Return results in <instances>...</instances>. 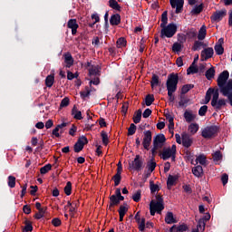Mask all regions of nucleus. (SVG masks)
<instances>
[{
    "mask_svg": "<svg viewBox=\"0 0 232 232\" xmlns=\"http://www.w3.org/2000/svg\"><path fill=\"white\" fill-rule=\"evenodd\" d=\"M85 144H88V139L85 136H82L81 138H79L78 141L74 145L75 153L82 151Z\"/></svg>",
    "mask_w": 232,
    "mask_h": 232,
    "instance_id": "obj_12",
    "label": "nucleus"
},
{
    "mask_svg": "<svg viewBox=\"0 0 232 232\" xmlns=\"http://www.w3.org/2000/svg\"><path fill=\"white\" fill-rule=\"evenodd\" d=\"M219 95L218 92H216L211 100V106L216 110V111H220V110H222V108L227 104L226 99H218Z\"/></svg>",
    "mask_w": 232,
    "mask_h": 232,
    "instance_id": "obj_4",
    "label": "nucleus"
},
{
    "mask_svg": "<svg viewBox=\"0 0 232 232\" xmlns=\"http://www.w3.org/2000/svg\"><path fill=\"white\" fill-rule=\"evenodd\" d=\"M176 229L179 231V232H184V231H188V225L186 224H181L178 227H176Z\"/></svg>",
    "mask_w": 232,
    "mask_h": 232,
    "instance_id": "obj_64",
    "label": "nucleus"
},
{
    "mask_svg": "<svg viewBox=\"0 0 232 232\" xmlns=\"http://www.w3.org/2000/svg\"><path fill=\"white\" fill-rule=\"evenodd\" d=\"M150 188L151 193H156V191H159L160 188H159V185L154 184L153 181L150 182Z\"/></svg>",
    "mask_w": 232,
    "mask_h": 232,
    "instance_id": "obj_59",
    "label": "nucleus"
},
{
    "mask_svg": "<svg viewBox=\"0 0 232 232\" xmlns=\"http://www.w3.org/2000/svg\"><path fill=\"white\" fill-rule=\"evenodd\" d=\"M199 126L198 123H191L188 126V131L189 133H191V135H195V133H197V131H198Z\"/></svg>",
    "mask_w": 232,
    "mask_h": 232,
    "instance_id": "obj_38",
    "label": "nucleus"
},
{
    "mask_svg": "<svg viewBox=\"0 0 232 232\" xmlns=\"http://www.w3.org/2000/svg\"><path fill=\"white\" fill-rule=\"evenodd\" d=\"M206 113H208V105H203L198 111V115H200V117H204Z\"/></svg>",
    "mask_w": 232,
    "mask_h": 232,
    "instance_id": "obj_60",
    "label": "nucleus"
},
{
    "mask_svg": "<svg viewBox=\"0 0 232 232\" xmlns=\"http://www.w3.org/2000/svg\"><path fill=\"white\" fill-rule=\"evenodd\" d=\"M178 179H179V178L177 176L169 175V178L167 180L168 189H171V187L175 186Z\"/></svg>",
    "mask_w": 232,
    "mask_h": 232,
    "instance_id": "obj_28",
    "label": "nucleus"
},
{
    "mask_svg": "<svg viewBox=\"0 0 232 232\" xmlns=\"http://www.w3.org/2000/svg\"><path fill=\"white\" fill-rule=\"evenodd\" d=\"M218 92V90H215L213 88H209L207 91L206 96H205V104H208L209 102V101H211V95H212V99L215 96V92Z\"/></svg>",
    "mask_w": 232,
    "mask_h": 232,
    "instance_id": "obj_25",
    "label": "nucleus"
},
{
    "mask_svg": "<svg viewBox=\"0 0 232 232\" xmlns=\"http://www.w3.org/2000/svg\"><path fill=\"white\" fill-rule=\"evenodd\" d=\"M170 5L172 8H176V14H181L182 8H184V0H170Z\"/></svg>",
    "mask_w": 232,
    "mask_h": 232,
    "instance_id": "obj_14",
    "label": "nucleus"
},
{
    "mask_svg": "<svg viewBox=\"0 0 232 232\" xmlns=\"http://www.w3.org/2000/svg\"><path fill=\"white\" fill-rule=\"evenodd\" d=\"M179 84V74L178 73H170L168 76L166 86L167 92H169V95L175 93L177 92V86Z\"/></svg>",
    "mask_w": 232,
    "mask_h": 232,
    "instance_id": "obj_2",
    "label": "nucleus"
},
{
    "mask_svg": "<svg viewBox=\"0 0 232 232\" xmlns=\"http://www.w3.org/2000/svg\"><path fill=\"white\" fill-rule=\"evenodd\" d=\"M140 119H142V111L138 110L133 116L134 124H139V122H140Z\"/></svg>",
    "mask_w": 232,
    "mask_h": 232,
    "instance_id": "obj_36",
    "label": "nucleus"
},
{
    "mask_svg": "<svg viewBox=\"0 0 232 232\" xmlns=\"http://www.w3.org/2000/svg\"><path fill=\"white\" fill-rule=\"evenodd\" d=\"M116 44H117V48H124V46H126V39L124 38L118 39V41L116 42Z\"/></svg>",
    "mask_w": 232,
    "mask_h": 232,
    "instance_id": "obj_58",
    "label": "nucleus"
},
{
    "mask_svg": "<svg viewBox=\"0 0 232 232\" xmlns=\"http://www.w3.org/2000/svg\"><path fill=\"white\" fill-rule=\"evenodd\" d=\"M44 213H46V208H43L42 209L38 210V212L34 215V218H36V220H40V218L44 217Z\"/></svg>",
    "mask_w": 232,
    "mask_h": 232,
    "instance_id": "obj_48",
    "label": "nucleus"
},
{
    "mask_svg": "<svg viewBox=\"0 0 232 232\" xmlns=\"http://www.w3.org/2000/svg\"><path fill=\"white\" fill-rule=\"evenodd\" d=\"M229 79V72L224 71L218 77V86L220 87V92H222V88H226V82Z\"/></svg>",
    "mask_w": 232,
    "mask_h": 232,
    "instance_id": "obj_10",
    "label": "nucleus"
},
{
    "mask_svg": "<svg viewBox=\"0 0 232 232\" xmlns=\"http://www.w3.org/2000/svg\"><path fill=\"white\" fill-rule=\"evenodd\" d=\"M165 222L166 224H177V218L172 212H168L165 216Z\"/></svg>",
    "mask_w": 232,
    "mask_h": 232,
    "instance_id": "obj_27",
    "label": "nucleus"
},
{
    "mask_svg": "<svg viewBox=\"0 0 232 232\" xmlns=\"http://www.w3.org/2000/svg\"><path fill=\"white\" fill-rule=\"evenodd\" d=\"M175 155H177V145H172L171 148H164L160 159L163 160H168V159H172L175 160Z\"/></svg>",
    "mask_w": 232,
    "mask_h": 232,
    "instance_id": "obj_5",
    "label": "nucleus"
},
{
    "mask_svg": "<svg viewBox=\"0 0 232 232\" xmlns=\"http://www.w3.org/2000/svg\"><path fill=\"white\" fill-rule=\"evenodd\" d=\"M188 75H191V73H198V68L193 63L187 70Z\"/></svg>",
    "mask_w": 232,
    "mask_h": 232,
    "instance_id": "obj_41",
    "label": "nucleus"
},
{
    "mask_svg": "<svg viewBox=\"0 0 232 232\" xmlns=\"http://www.w3.org/2000/svg\"><path fill=\"white\" fill-rule=\"evenodd\" d=\"M175 34H177V25L175 24H169L161 27L160 37L162 39L164 37L171 38Z\"/></svg>",
    "mask_w": 232,
    "mask_h": 232,
    "instance_id": "obj_3",
    "label": "nucleus"
},
{
    "mask_svg": "<svg viewBox=\"0 0 232 232\" xmlns=\"http://www.w3.org/2000/svg\"><path fill=\"white\" fill-rule=\"evenodd\" d=\"M160 81H159V76L157 74H152V78L150 81V86L153 90V88H155V86H159L160 84Z\"/></svg>",
    "mask_w": 232,
    "mask_h": 232,
    "instance_id": "obj_39",
    "label": "nucleus"
},
{
    "mask_svg": "<svg viewBox=\"0 0 232 232\" xmlns=\"http://www.w3.org/2000/svg\"><path fill=\"white\" fill-rule=\"evenodd\" d=\"M8 186L9 188H15V177L14 176L8 177Z\"/></svg>",
    "mask_w": 232,
    "mask_h": 232,
    "instance_id": "obj_61",
    "label": "nucleus"
},
{
    "mask_svg": "<svg viewBox=\"0 0 232 232\" xmlns=\"http://www.w3.org/2000/svg\"><path fill=\"white\" fill-rule=\"evenodd\" d=\"M68 126L67 122H63L61 124H58L53 130L52 134L56 137V139H59L63 133H64L66 127Z\"/></svg>",
    "mask_w": 232,
    "mask_h": 232,
    "instance_id": "obj_11",
    "label": "nucleus"
},
{
    "mask_svg": "<svg viewBox=\"0 0 232 232\" xmlns=\"http://www.w3.org/2000/svg\"><path fill=\"white\" fill-rule=\"evenodd\" d=\"M181 139H182V145L185 148H189L191 146V144H193V140H191L189 135H188V133H182Z\"/></svg>",
    "mask_w": 232,
    "mask_h": 232,
    "instance_id": "obj_22",
    "label": "nucleus"
},
{
    "mask_svg": "<svg viewBox=\"0 0 232 232\" xmlns=\"http://www.w3.org/2000/svg\"><path fill=\"white\" fill-rule=\"evenodd\" d=\"M87 66L89 68L90 77H92V75H101V67H99V65H92V63L88 62Z\"/></svg>",
    "mask_w": 232,
    "mask_h": 232,
    "instance_id": "obj_18",
    "label": "nucleus"
},
{
    "mask_svg": "<svg viewBox=\"0 0 232 232\" xmlns=\"http://www.w3.org/2000/svg\"><path fill=\"white\" fill-rule=\"evenodd\" d=\"M101 135H102V144H104V146H108V144L110 143V139L108 138V133L106 131H102Z\"/></svg>",
    "mask_w": 232,
    "mask_h": 232,
    "instance_id": "obj_46",
    "label": "nucleus"
},
{
    "mask_svg": "<svg viewBox=\"0 0 232 232\" xmlns=\"http://www.w3.org/2000/svg\"><path fill=\"white\" fill-rule=\"evenodd\" d=\"M217 133H218V128H217V126H209L202 130L201 135L204 139H211V137H215Z\"/></svg>",
    "mask_w": 232,
    "mask_h": 232,
    "instance_id": "obj_8",
    "label": "nucleus"
},
{
    "mask_svg": "<svg viewBox=\"0 0 232 232\" xmlns=\"http://www.w3.org/2000/svg\"><path fill=\"white\" fill-rule=\"evenodd\" d=\"M54 82H55V75L54 74H50L46 77L45 85L47 86V88H52V86H53Z\"/></svg>",
    "mask_w": 232,
    "mask_h": 232,
    "instance_id": "obj_31",
    "label": "nucleus"
},
{
    "mask_svg": "<svg viewBox=\"0 0 232 232\" xmlns=\"http://www.w3.org/2000/svg\"><path fill=\"white\" fill-rule=\"evenodd\" d=\"M110 24L112 26H117V25L121 24V14H116L111 15Z\"/></svg>",
    "mask_w": 232,
    "mask_h": 232,
    "instance_id": "obj_29",
    "label": "nucleus"
},
{
    "mask_svg": "<svg viewBox=\"0 0 232 232\" xmlns=\"http://www.w3.org/2000/svg\"><path fill=\"white\" fill-rule=\"evenodd\" d=\"M64 193L67 195V197L72 195V182H67L66 186L64 187Z\"/></svg>",
    "mask_w": 232,
    "mask_h": 232,
    "instance_id": "obj_53",
    "label": "nucleus"
},
{
    "mask_svg": "<svg viewBox=\"0 0 232 232\" xmlns=\"http://www.w3.org/2000/svg\"><path fill=\"white\" fill-rule=\"evenodd\" d=\"M196 161L198 163V164H201V166H204L207 162V159H206V156L205 155H199L197 157L196 159Z\"/></svg>",
    "mask_w": 232,
    "mask_h": 232,
    "instance_id": "obj_54",
    "label": "nucleus"
},
{
    "mask_svg": "<svg viewBox=\"0 0 232 232\" xmlns=\"http://www.w3.org/2000/svg\"><path fill=\"white\" fill-rule=\"evenodd\" d=\"M68 106H70V98L65 97L62 100L60 103V108H66Z\"/></svg>",
    "mask_w": 232,
    "mask_h": 232,
    "instance_id": "obj_57",
    "label": "nucleus"
},
{
    "mask_svg": "<svg viewBox=\"0 0 232 232\" xmlns=\"http://www.w3.org/2000/svg\"><path fill=\"white\" fill-rule=\"evenodd\" d=\"M155 102V96L153 94H149L145 98V104L146 106H151Z\"/></svg>",
    "mask_w": 232,
    "mask_h": 232,
    "instance_id": "obj_40",
    "label": "nucleus"
},
{
    "mask_svg": "<svg viewBox=\"0 0 232 232\" xmlns=\"http://www.w3.org/2000/svg\"><path fill=\"white\" fill-rule=\"evenodd\" d=\"M164 142H166V136H164V134L157 135L153 140V149L151 150V152L156 153L157 150H160V148L164 146Z\"/></svg>",
    "mask_w": 232,
    "mask_h": 232,
    "instance_id": "obj_6",
    "label": "nucleus"
},
{
    "mask_svg": "<svg viewBox=\"0 0 232 232\" xmlns=\"http://www.w3.org/2000/svg\"><path fill=\"white\" fill-rule=\"evenodd\" d=\"M118 212L120 216V222H122V220H124L125 215L128 213V207L121 206Z\"/></svg>",
    "mask_w": 232,
    "mask_h": 232,
    "instance_id": "obj_32",
    "label": "nucleus"
},
{
    "mask_svg": "<svg viewBox=\"0 0 232 232\" xmlns=\"http://www.w3.org/2000/svg\"><path fill=\"white\" fill-rule=\"evenodd\" d=\"M197 228L200 231L203 232L206 229V221L204 219H199Z\"/></svg>",
    "mask_w": 232,
    "mask_h": 232,
    "instance_id": "obj_51",
    "label": "nucleus"
},
{
    "mask_svg": "<svg viewBox=\"0 0 232 232\" xmlns=\"http://www.w3.org/2000/svg\"><path fill=\"white\" fill-rule=\"evenodd\" d=\"M130 168L136 171H140V169H142V160H140V156L137 155L135 157L134 160L130 164Z\"/></svg>",
    "mask_w": 232,
    "mask_h": 232,
    "instance_id": "obj_17",
    "label": "nucleus"
},
{
    "mask_svg": "<svg viewBox=\"0 0 232 232\" xmlns=\"http://www.w3.org/2000/svg\"><path fill=\"white\" fill-rule=\"evenodd\" d=\"M168 24V11H164L161 14L160 27H164Z\"/></svg>",
    "mask_w": 232,
    "mask_h": 232,
    "instance_id": "obj_43",
    "label": "nucleus"
},
{
    "mask_svg": "<svg viewBox=\"0 0 232 232\" xmlns=\"http://www.w3.org/2000/svg\"><path fill=\"white\" fill-rule=\"evenodd\" d=\"M221 93L224 97H227L230 106H232V80H228L226 86L221 89Z\"/></svg>",
    "mask_w": 232,
    "mask_h": 232,
    "instance_id": "obj_9",
    "label": "nucleus"
},
{
    "mask_svg": "<svg viewBox=\"0 0 232 232\" xmlns=\"http://www.w3.org/2000/svg\"><path fill=\"white\" fill-rule=\"evenodd\" d=\"M187 36L188 39H195L197 37V31L196 30H190L187 33Z\"/></svg>",
    "mask_w": 232,
    "mask_h": 232,
    "instance_id": "obj_63",
    "label": "nucleus"
},
{
    "mask_svg": "<svg viewBox=\"0 0 232 232\" xmlns=\"http://www.w3.org/2000/svg\"><path fill=\"white\" fill-rule=\"evenodd\" d=\"M224 38H219L216 45L214 46V50L217 55H222L224 53Z\"/></svg>",
    "mask_w": 232,
    "mask_h": 232,
    "instance_id": "obj_19",
    "label": "nucleus"
},
{
    "mask_svg": "<svg viewBox=\"0 0 232 232\" xmlns=\"http://www.w3.org/2000/svg\"><path fill=\"white\" fill-rule=\"evenodd\" d=\"M143 148L145 150H150V146H151V131L150 130H145L143 132Z\"/></svg>",
    "mask_w": 232,
    "mask_h": 232,
    "instance_id": "obj_13",
    "label": "nucleus"
},
{
    "mask_svg": "<svg viewBox=\"0 0 232 232\" xmlns=\"http://www.w3.org/2000/svg\"><path fill=\"white\" fill-rule=\"evenodd\" d=\"M202 46H204L203 42L196 41L194 43V45L192 46V50H193V52H197V51L200 50V48H202Z\"/></svg>",
    "mask_w": 232,
    "mask_h": 232,
    "instance_id": "obj_52",
    "label": "nucleus"
},
{
    "mask_svg": "<svg viewBox=\"0 0 232 232\" xmlns=\"http://www.w3.org/2000/svg\"><path fill=\"white\" fill-rule=\"evenodd\" d=\"M206 34H207L206 25H202L198 34V41H204V39H206Z\"/></svg>",
    "mask_w": 232,
    "mask_h": 232,
    "instance_id": "obj_33",
    "label": "nucleus"
},
{
    "mask_svg": "<svg viewBox=\"0 0 232 232\" xmlns=\"http://www.w3.org/2000/svg\"><path fill=\"white\" fill-rule=\"evenodd\" d=\"M192 173L195 177L200 178L204 173V169H202V166L198 165L192 169Z\"/></svg>",
    "mask_w": 232,
    "mask_h": 232,
    "instance_id": "obj_30",
    "label": "nucleus"
},
{
    "mask_svg": "<svg viewBox=\"0 0 232 232\" xmlns=\"http://www.w3.org/2000/svg\"><path fill=\"white\" fill-rule=\"evenodd\" d=\"M226 17V11H217L210 17L211 21L218 23V21H222V18Z\"/></svg>",
    "mask_w": 232,
    "mask_h": 232,
    "instance_id": "obj_20",
    "label": "nucleus"
},
{
    "mask_svg": "<svg viewBox=\"0 0 232 232\" xmlns=\"http://www.w3.org/2000/svg\"><path fill=\"white\" fill-rule=\"evenodd\" d=\"M67 28L72 30V35H76L77 30L79 29V24H77V20L70 19L67 23Z\"/></svg>",
    "mask_w": 232,
    "mask_h": 232,
    "instance_id": "obj_16",
    "label": "nucleus"
},
{
    "mask_svg": "<svg viewBox=\"0 0 232 232\" xmlns=\"http://www.w3.org/2000/svg\"><path fill=\"white\" fill-rule=\"evenodd\" d=\"M155 168H157V162H155L153 160H151L148 164H147V169L150 173H153L155 171Z\"/></svg>",
    "mask_w": 232,
    "mask_h": 232,
    "instance_id": "obj_42",
    "label": "nucleus"
},
{
    "mask_svg": "<svg viewBox=\"0 0 232 232\" xmlns=\"http://www.w3.org/2000/svg\"><path fill=\"white\" fill-rule=\"evenodd\" d=\"M71 115L75 119L76 121H82V112L79 111L77 108V105H73L72 109Z\"/></svg>",
    "mask_w": 232,
    "mask_h": 232,
    "instance_id": "obj_21",
    "label": "nucleus"
},
{
    "mask_svg": "<svg viewBox=\"0 0 232 232\" xmlns=\"http://www.w3.org/2000/svg\"><path fill=\"white\" fill-rule=\"evenodd\" d=\"M139 226L140 231H144L146 229V219L144 218H141L139 222H137Z\"/></svg>",
    "mask_w": 232,
    "mask_h": 232,
    "instance_id": "obj_56",
    "label": "nucleus"
},
{
    "mask_svg": "<svg viewBox=\"0 0 232 232\" xmlns=\"http://www.w3.org/2000/svg\"><path fill=\"white\" fill-rule=\"evenodd\" d=\"M24 231L25 232H32L34 231V227L32 226V221L30 220H25L24 221Z\"/></svg>",
    "mask_w": 232,
    "mask_h": 232,
    "instance_id": "obj_45",
    "label": "nucleus"
},
{
    "mask_svg": "<svg viewBox=\"0 0 232 232\" xmlns=\"http://www.w3.org/2000/svg\"><path fill=\"white\" fill-rule=\"evenodd\" d=\"M193 88H195V85L193 84H185L181 88V93L186 94L189 90H193Z\"/></svg>",
    "mask_w": 232,
    "mask_h": 232,
    "instance_id": "obj_49",
    "label": "nucleus"
},
{
    "mask_svg": "<svg viewBox=\"0 0 232 232\" xmlns=\"http://www.w3.org/2000/svg\"><path fill=\"white\" fill-rule=\"evenodd\" d=\"M121 171L118 170L117 173L113 176L114 186H119L121 184Z\"/></svg>",
    "mask_w": 232,
    "mask_h": 232,
    "instance_id": "obj_50",
    "label": "nucleus"
},
{
    "mask_svg": "<svg viewBox=\"0 0 232 232\" xmlns=\"http://www.w3.org/2000/svg\"><path fill=\"white\" fill-rule=\"evenodd\" d=\"M165 117H166L167 121H169V132H170V133H173V130H174V128H175V122L173 121H174V118H173V116H171V114H169V113L165 114Z\"/></svg>",
    "mask_w": 232,
    "mask_h": 232,
    "instance_id": "obj_26",
    "label": "nucleus"
},
{
    "mask_svg": "<svg viewBox=\"0 0 232 232\" xmlns=\"http://www.w3.org/2000/svg\"><path fill=\"white\" fill-rule=\"evenodd\" d=\"M182 44L179 43H174L172 45V52H181Z\"/></svg>",
    "mask_w": 232,
    "mask_h": 232,
    "instance_id": "obj_62",
    "label": "nucleus"
},
{
    "mask_svg": "<svg viewBox=\"0 0 232 232\" xmlns=\"http://www.w3.org/2000/svg\"><path fill=\"white\" fill-rule=\"evenodd\" d=\"M51 170H52V164H46L40 169V173L42 175H46V173H48V171H51Z\"/></svg>",
    "mask_w": 232,
    "mask_h": 232,
    "instance_id": "obj_47",
    "label": "nucleus"
},
{
    "mask_svg": "<svg viewBox=\"0 0 232 232\" xmlns=\"http://www.w3.org/2000/svg\"><path fill=\"white\" fill-rule=\"evenodd\" d=\"M135 131H137V126L134 123H131L128 129V135H135Z\"/></svg>",
    "mask_w": 232,
    "mask_h": 232,
    "instance_id": "obj_55",
    "label": "nucleus"
},
{
    "mask_svg": "<svg viewBox=\"0 0 232 232\" xmlns=\"http://www.w3.org/2000/svg\"><path fill=\"white\" fill-rule=\"evenodd\" d=\"M203 10H204V4H201L199 5H196L191 10V14H192V15H198V14H201Z\"/></svg>",
    "mask_w": 232,
    "mask_h": 232,
    "instance_id": "obj_35",
    "label": "nucleus"
},
{
    "mask_svg": "<svg viewBox=\"0 0 232 232\" xmlns=\"http://www.w3.org/2000/svg\"><path fill=\"white\" fill-rule=\"evenodd\" d=\"M150 215L151 217H155L156 213H162L164 210V199L162 196H156V200H151L150 204Z\"/></svg>",
    "mask_w": 232,
    "mask_h": 232,
    "instance_id": "obj_1",
    "label": "nucleus"
},
{
    "mask_svg": "<svg viewBox=\"0 0 232 232\" xmlns=\"http://www.w3.org/2000/svg\"><path fill=\"white\" fill-rule=\"evenodd\" d=\"M183 117L186 122H193L197 119V114L193 113L192 111H185Z\"/></svg>",
    "mask_w": 232,
    "mask_h": 232,
    "instance_id": "obj_23",
    "label": "nucleus"
},
{
    "mask_svg": "<svg viewBox=\"0 0 232 232\" xmlns=\"http://www.w3.org/2000/svg\"><path fill=\"white\" fill-rule=\"evenodd\" d=\"M212 159L214 162H220L222 160V152L220 150L216 151L212 154Z\"/></svg>",
    "mask_w": 232,
    "mask_h": 232,
    "instance_id": "obj_44",
    "label": "nucleus"
},
{
    "mask_svg": "<svg viewBox=\"0 0 232 232\" xmlns=\"http://www.w3.org/2000/svg\"><path fill=\"white\" fill-rule=\"evenodd\" d=\"M122 200H124V198L122 197V194H121V188H116L115 194L110 197V208L119 206Z\"/></svg>",
    "mask_w": 232,
    "mask_h": 232,
    "instance_id": "obj_7",
    "label": "nucleus"
},
{
    "mask_svg": "<svg viewBox=\"0 0 232 232\" xmlns=\"http://www.w3.org/2000/svg\"><path fill=\"white\" fill-rule=\"evenodd\" d=\"M109 6L110 8H112V10H116V12H121V7L119 5V2H117V0H110Z\"/></svg>",
    "mask_w": 232,
    "mask_h": 232,
    "instance_id": "obj_34",
    "label": "nucleus"
},
{
    "mask_svg": "<svg viewBox=\"0 0 232 232\" xmlns=\"http://www.w3.org/2000/svg\"><path fill=\"white\" fill-rule=\"evenodd\" d=\"M63 57L66 68H72V66H73V57L72 56V53H66Z\"/></svg>",
    "mask_w": 232,
    "mask_h": 232,
    "instance_id": "obj_24",
    "label": "nucleus"
},
{
    "mask_svg": "<svg viewBox=\"0 0 232 232\" xmlns=\"http://www.w3.org/2000/svg\"><path fill=\"white\" fill-rule=\"evenodd\" d=\"M215 51L213 50V47L205 48L201 52V61H208V59H211Z\"/></svg>",
    "mask_w": 232,
    "mask_h": 232,
    "instance_id": "obj_15",
    "label": "nucleus"
},
{
    "mask_svg": "<svg viewBox=\"0 0 232 232\" xmlns=\"http://www.w3.org/2000/svg\"><path fill=\"white\" fill-rule=\"evenodd\" d=\"M208 81H211L215 77V67H210L205 73Z\"/></svg>",
    "mask_w": 232,
    "mask_h": 232,
    "instance_id": "obj_37",
    "label": "nucleus"
}]
</instances>
